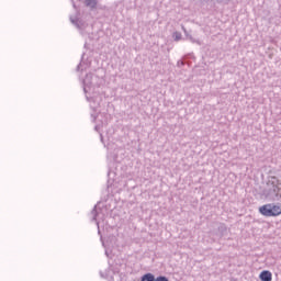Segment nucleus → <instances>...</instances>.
Instances as JSON below:
<instances>
[{
  "instance_id": "f257e3e1",
  "label": "nucleus",
  "mask_w": 281,
  "mask_h": 281,
  "mask_svg": "<svg viewBox=\"0 0 281 281\" xmlns=\"http://www.w3.org/2000/svg\"><path fill=\"white\" fill-rule=\"evenodd\" d=\"M263 194L269 201H280L281 183L279 181H269L263 190Z\"/></svg>"
},
{
  "instance_id": "f03ea898",
  "label": "nucleus",
  "mask_w": 281,
  "mask_h": 281,
  "mask_svg": "<svg viewBox=\"0 0 281 281\" xmlns=\"http://www.w3.org/2000/svg\"><path fill=\"white\" fill-rule=\"evenodd\" d=\"M260 214L262 216H280L281 214V204L280 203H270V204H265L261 207H259Z\"/></svg>"
},
{
  "instance_id": "7ed1b4c3",
  "label": "nucleus",
  "mask_w": 281,
  "mask_h": 281,
  "mask_svg": "<svg viewBox=\"0 0 281 281\" xmlns=\"http://www.w3.org/2000/svg\"><path fill=\"white\" fill-rule=\"evenodd\" d=\"M259 278L261 281H272L273 280V274H271V271L269 270H263L259 274Z\"/></svg>"
},
{
  "instance_id": "20e7f679",
  "label": "nucleus",
  "mask_w": 281,
  "mask_h": 281,
  "mask_svg": "<svg viewBox=\"0 0 281 281\" xmlns=\"http://www.w3.org/2000/svg\"><path fill=\"white\" fill-rule=\"evenodd\" d=\"M181 30L184 33V36H187V38H189L190 42L195 43L196 45H201V42L199 40L192 37V35L188 33V30L186 29L184 25H181Z\"/></svg>"
},
{
  "instance_id": "39448f33",
  "label": "nucleus",
  "mask_w": 281,
  "mask_h": 281,
  "mask_svg": "<svg viewBox=\"0 0 281 281\" xmlns=\"http://www.w3.org/2000/svg\"><path fill=\"white\" fill-rule=\"evenodd\" d=\"M85 5L90 10H95L98 8V0H85Z\"/></svg>"
},
{
  "instance_id": "423d86ee",
  "label": "nucleus",
  "mask_w": 281,
  "mask_h": 281,
  "mask_svg": "<svg viewBox=\"0 0 281 281\" xmlns=\"http://www.w3.org/2000/svg\"><path fill=\"white\" fill-rule=\"evenodd\" d=\"M140 281H155V274L146 273L142 277Z\"/></svg>"
},
{
  "instance_id": "0eeeda50",
  "label": "nucleus",
  "mask_w": 281,
  "mask_h": 281,
  "mask_svg": "<svg viewBox=\"0 0 281 281\" xmlns=\"http://www.w3.org/2000/svg\"><path fill=\"white\" fill-rule=\"evenodd\" d=\"M172 36H173V41H181V37H182L181 33L179 32H175Z\"/></svg>"
},
{
  "instance_id": "6e6552de",
  "label": "nucleus",
  "mask_w": 281,
  "mask_h": 281,
  "mask_svg": "<svg viewBox=\"0 0 281 281\" xmlns=\"http://www.w3.org/2000/svg\"><path fill=\"white\" fill-rule=\"evenodd\" d=\"M155 281H168V278L160 276L155 279Z\"/></svg>"
},
{
  "instance_id": "1a4fd4ad",
  "label": "nucleus",
  "mask_w": 281,
  "mask_h": 281,
  "mask_svg": "<svg viewBox=\"0 0 281 281\" xmlns=\"http://www.w3.org/2000/svg\"><path fill=\"white\" fill-rule=\"evenodd\" d=\"M92 215H93L92 221H95V216H98V211L95 210V206L92 210Z\"/></svg>"
}]
</instances>
